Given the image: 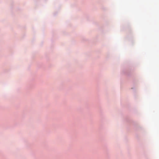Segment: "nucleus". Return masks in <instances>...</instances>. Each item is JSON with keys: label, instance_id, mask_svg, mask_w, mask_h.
<instances>
[{"label": "nucleus", "instance_id": "f257e3e1", "mask_svg": "<svg viewBox=\"0 0 159 159\" xmlns=\"http://www.w3.org/2000/svg\"><path fill=\"white\" fill-rule=\"evenodd\" d=\"M132 72L130 69L124 68L122 70L121 73L128 76H130Z\"/></svg>", "mask_w": 159, "mask_h": 159}, {"label": "nucleus", "instance_id": "f03ea898", "mask_svg": "<svg viewBox=\"0 0 159 159\" xmlns=\"http://www.w3.org/2000/svg\"><path fill=\"white\" fill-rule=\"evenodd\" d=\"M125 121L126 122H127L128 123H129L131 125H134V127L137 128V126H138L137 125V123L136 122H135L134 121L132 120L130 118H129L128 117H126L125 118Z\"/></svg>", "mask_w": 159, "mask_h": 159}, {"label": "nucleus", "instance_id": "7ed1b4c3", "mask_svg": "<svg viewBox=\"0 0 159 159\" xmlns=\"http://www.w3.org/2000/svg\"><path fill=\"white\" fill-rule=\"evenodd\" d=\"M131 89H133V91L134 92H135V89L134 87H132L131 88Z\"/></svg>", "mask_w": 159, "mask_h": 159}, {"label": "nucleus", "instance_id": "20e7f679", "mask_svg": "<svg viewBox=\"0 0 159 159\" xmlns=\"http://www.w3.org/2000/svg\"><path fill=\"white\" fill-rule=\"evenodd\" d=\"M57 12H55L53 13V15L54 16H56L57 14Z\"/></svg>", "mask_w": 159, "mask_h": 159}, {"label": "nucleus", "instance_id": "39448f33", "mask_svg": "<svg viewBox=\"0 0 159 159\" xmlns=\"http://www.w3.org/2000/svg\"><path fill=\"white\" fill-rule=\"evenodd\" d=\"M45 1H46L47 0H44Z\"/></svg>", "mask_w": 159, "mask_h": 159}, {"label": "nucleus", "instance_id": "423d86ee", "mask_svg": "<svg viewBox=\"0 0 159 159\" xmlns=\"http://www.w3.org/2000/svg\"><path fill=\"white\" fill-rule=\"evenodd\" d=\"M120 84H121V82Z\"/></svg>", "mask_w": 159, "mask_h": 159}]
</instances>
